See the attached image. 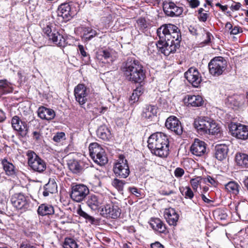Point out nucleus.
<instances>
[{"label":"nucleus","instance_id":"f257e3e1","mask_svg":"<svg viewBox=\"0 0 248 248\" xmlns=\"http://www.w3.org/2000/svg\"><path fill=\"white\" fill-rule=\"evenodd\" d=\"M157 34L159 40L156 46L165 55L174 53L179 48L181 35L177 26L170 24L163 25L157 29Z\"/></svg>","mask_w":248,"mask_h":248},{"label":"nucleus","instance_id":"f03ea898","mask_svg":"<svg viewBox=\"0 0 248 248\" xmlns=\"http://www.w3.org/2000/svg\"><path fill=\"white\" fill-rule=\"evenodd\" d=\"M121 70L125 78L129 81L141 83L145 78L143 65L134 58H128L124 62Z\"/></svg>","mask_w":248,"mask_h":248},{"label":"nucleus","instance_id":"7ed1b4c3","mask_svg":"<svg viewBox=\"0 0 248 248\" xmlns=\"http://www.w3.org/2000/svg\"><path fill=\"white\" fill-rule=\"evenodd\" d=\"M148 147L152 154L161 157H167L169 154V142L167 136L163 133L152 134L148 140Z\"/></svg>","mask_w":248,"mask_h":248},{"label":"nucleus","instance_id":"20e7f679","mask_svg":"<svg viewBox=\"0 0 248 248\" xmlns=\"http://www.w3.org/2000/svg\"><path fill=\"white\" fill-rule=\"evenodd\" d=\"M28 163L31 168L35 171L42 173L46 169L45 161L40 158L34 152L29 150L26 153Z\"/></svg>","mask_w":248,"mask_h":248},{"label":"nucleus","instance_id":"39448f33","mask_svg":"<svg viewBox=\"0 0 248 248\" xmlns=\"http://www.w3.org/2000/svg\"><path fill=\"white\" fill-rule=\"evenodd\" d=\"M227 62L221 57H217L213 59L208 64L210 73L214 76L221 75L226 68Z\"/></svg>","mask_w":248,"mask_h":248},{"label":"nucleus","instance_id":"423d86ee","mask_svg":"<svg viewBox=\"0 0 248 248\" xmlns=\"http://www.w3.org/2000/svg\"><path fill=\"white\" fill-rule=\"evenodd\" d=\"M71 188L70 197L73 201L78 202L84 200L89 193L88 187L83 184H73Z\"/></svg>","mask_w":248,"mask_h":248},{"label":"nucleus","instance_id":"0eeeda50","mask_svg":"<svg viewBox=\"0 0 248 248\" xmlns=\"http://www.w3.org/2000/svg\"><path fill=\"white\" fill-rule=\"evenodd\" d=\"M113 170L117 177L122 178H127L130 173L127 160L123 156H120L117 162L115 164Z\"/></svg>","mask_w":248,"mask_h":248},{"label":"nucleus","instance_id":"6e6552de","mask_svg":"<svg viewBox=\"0 0 248 248\" xmlns=\"http://www.w3.org/2000/svg\"><path fill=\"white\" fill-rule=\"evenodd\" d=\"M74 5L73 2H70L62 3L59 6L58 16L61 17L64 22L69 20L76 14Z\"/></svg>","mask_w":248,"mask_h":248},{"label":"nucleus","instance_id":"1a4fd4ad","mask_svg":"<svg viewBox=\"0 0 248 248\" xmlns=\"http://www.w3.org/2000/svg\"><path fill=\"white\" fill-rule=\"evenodd\" d=\"M121 214V209L115 203L110 202L106 204L101 209L100 214L104 217L117 218Z\"/></svg>","mask_w":248,"mask_h":248},{"label":"nucleus","instance_id":"9d476101","mask_svg":"<svg viewBox=\"0 0 248 248\" xmlns=\"http://www.w3.org/2000/svg\"><path fill=\"white\" fill-rule=\"evenodd\" d=\"M229 127L233 137L242 140L248 139V126L232 123Z\"/></svg>","mask_w":248,"mask_h":248},{"label":"nucleus","instance_id":"9b49d317","mask_svg":"<svg viewBox=\"0 0 248 248\" xmlns=\"http://www.w3.org/2000/svg\"><path fill=\"white\" fill-rule=\"evenodd\" d=\"M89 90L82 84H78L74 89L76 100L80 106L84 105L88 101Z\"/></svg>","mask_w":248,"mask_h":248},{"label":"nucleus","instance_id":"f8f14e48","mask_svg":"<svg viewBox=\"0 0 248 248\" xmlns=\"http://www.w3.org/2000/svg\"><path fill=\"white\" fill-rule=\"evenodd\" d=\"M11 202L17 209H26L29 206V199L21 193H16L12 197Z\"/></svg>","mask_w":248,"mask_h":248},{"label":"nucleus","instance_id":"ddd939ff","mask_svg":"<svg viewBox=\"0 0 248 248\" xmlns=\"http://www.w3.org/2000/svg\"><path fill=\"white\" fill-rule=\"evenodd\" d=\"M185 77L194 87H198L202 81L200 74L195 68H190L185 72Z\"/></svg>","mask_w":248,"mask_h":248},{"label":"nucleus","instance_id":"4468645a","mask_svg":"<svg viewBox=\"0 0 248 248\" xmlns=\"http://www.w3.org/2000/svg\"><path fill=\"white\" fill-rule=\"evenodd\" d=\"M165 126L176 135H180L183 133V129L181 123L175 116H171L168 118L165 123Z\"/></svg>","mask_w":248,"mask_h":248},{"label":"nucleus","instance_id":"2eb2a0df","mask_svg":"<svg viewBox=\"0 0 248 248\" xmlns=\"http://www.w3.org/2000/svg\"><path fill=\"white\" fill-rule=\"evenodd\" d=\"M163 11L165 14L169 16H178L183 13V8L177 6L171 1H165L163 3Z\"/></svg>","mask_w":248,"mask_h":248},{"label":"nucleus","instance_id":"dca6fc26","mask_svg":"<svg viewBox=\"0 0 248 248\" xmlns=\"http://www.w3.org/2000/svg\"><path fill=\"white\" fill-rule=\"evenodd\" d=\"M11 124L13 129L18 131L20 136L22 137L26 136L28 133L29 127L25 122L22 121L18 116H15L12 119Z\"/></svg>","mask_w":248,"mask_h":248},{"label":"nucleus","instance_id":"f3484780","mask_svg":"<svg viewBox=\"0 0 248 248\" xmlns=\"http://www.w3.org/2000/svg\"><path fill=\"white\" fill-rule=\"evenodd\" d=\"M105 202V197L100 195L92 194L89 195L86 201L88 206L92 210H98L100 206Z\"/></svg>","mask_w":248,"mask_h":248},{"label":"nucleus","instance_id":"a211bd4d","mask_svg":"<svg viewBox=\"0 0 248 248\" xmlns=\"http://www.w3.org/2000/svg\"><path fill=\"white\" fill-rule=\"evenodd\" d=\"M206 145L204 141L196 139L190 147V152L196 156H202L206 153Z\"/></svg>","mask_w":248,"mask_h":248},{"label":"nucleus","instance_id":"6ab92c4d","mask_svg":"<svg viewBox=\"0 0 248 248\" xmlns=\"http://www.w3.org/2000/svg\"><path fill=\"white\" fill-rule=\"evenodd\" d=\"M210 120L211 119L208 117H200L195 120L194 126L199 133L207 134Z\"/></svg>","mask_w":248,"mask_h":248},{"label":"nucleus","instance_id":"aec40b11","mask_svg":"<svg viewBox=\"0 0 248 248\" xmlns=\"http://www.w3.org/2000/svg\"><path fill=\"white\" fill-rule=\"evenodd\" d=\"M164 216L170 225L176 226L179 218V215L172 208L165 209Z\"/></svg>","mask_w":248,"mask_h":248},{"label":"nucleus","instance_id":"412c9836","mask_svg":"<svg viewBox=\"0 0 248 248\" xmlns=\"http://www.w3.org/2000/svg\"><path fill=\"white\" fill-rule=\"evenodd\" d=\"M215 157L218 160H223L228 155L229 148L225 144H217L215 146Z\"/></svg>","mask_w":248,"mask_h":248},{"label":"nucleus","instance_id":"4be33fe9","mask_svg":"<svg viewBox=\"0 0 248 248\" xmlns=\"http://www.w3.org/2000/svg\"><path fill=\"white\" fill-rule=\"evenodd\" d=\"M37 113L41 119L48 121L53 119L55 116V112L53 109L43 106L39 108Z\"/></svg>","mask_w":248,"mask_h":248},{"label":"nucleus","instance_id":"5701e85b","mask_svg":"<svg viewBox=\"0 0 248 248\" xmlns=\"http://www.w3.org/2000/svg\"><path fill=\"white\" fill-rule=\"evenodd\" d=\"M157 110L156 106L150 105H146L143 108L142 116L145 119L152 120L156 116Z\"/></svg>","mask_w":248,"mask_h":248},{"label":"nucleus","instance_id":"b1692460","mask_svg":"<svg viewBox=\"0 0 248 248\" xmlns=\"http://www.w3.org/2000/svg\"><path fill=\"white\" fill-rule=\"evenodd\" d=\"M150 224L155 231L159 233H165L166 230L165 225L159 218H152Z\"/></svg>","mask_w":248,"mask_h":248},{"label":"nucleus","instance_id":"393cba45","mask_svg":"<svg viewBox=\"0 0 248 248\" xmlns=\"http://www.w3.org/2000/svg\"><path fill=\"white\" fill-rule=\"evenodd\" d=\"M38 214L42 216L52 215L54 213L53 207L49 204H42L37 210Z\"/></svg>","mask_w":248,"mask_h":248},{"label":"nucleus","instance_id":"a878e982","mask_svg":"<svg viewBox=\"0 0 248 248\" xmlns=\"http://www.w3.org/2000/svg\"><path fill=\"white\" fill-rule=\"evenodd\" d=\"M89 150L92 158H94L95 156L105 152V150L96 142L91 143L89 146Z\"/></svg>","mask_w":248,"mask_h":248},{"label":"nucleus","instance_id":"bb28decb","mask_svg":"<svg viewBox=\"0 0 248 248\" xmlns=\"http://www.w3.org/2000/svg\"><path fill=\"white\" fill-rule=\"evenodd\" d=\"M57 185L56 182L53 180H49L47 184L44 186V191L43 195L45 197L48 196L49 194H53L57 192Z\"/></svg>","mask_w":248,"mask_h":248},{"label":"nucleus","instance_id":"cd10ccee","mask_svg":"<svg viewBox=\"0 0 248 248\" xmlns=\"http://www.w3.org/2000/svg\"><path fill=\"white\" fill-rule=\"evenodd\" d=\"M49 39L51 40L54 43L59 46L64 47L66 44L65 39L58 31H54L53 35Z\"/></svg>","mask_w":248,"mask_h":248},{"label":"nucleus","instance_id":"c85d7f7f","mask_svg":"<svg viewBox=\"0 0 248 248\" xmlns=\"http://www.w3.org/2000/svg\"><path fill=\"white\" fill-rule=\"evenodd\" d=\"M96 134L98 138L104 140H108L110 136V131L105 125L100 126L96 131Z\"/></svg>","mask_w":248,"mask_h":248},{"label":"nucleus","instance_id":"c756f323","mask_svg":"<svg viewBox=\"0 0 248 248\" xmlns=\"http://www.w3.org/2000/svg\"><path fill=\"white\" fill-rule=\"evenodd\" d=\"M237 164L242 167L248 168V155L246 154L238 153L235 155Z\"/></svg>","mask_w":248,"mask_h":248},{"label":"nucleus","instance_id":"7c9ffc66","mask_svg":"<svg viewBox=\"0 0 248 248\" xmlns=\"http://www.w3.org/2000/svg\"><path fill=\"white\" fill-rule=\"evenodd\" d=\"M188 106L192 107H200L202 105L203 101L202 98L200 95H188Z\"/></svg>","mask_w":248,"mask_h":248},{"label":"nucleus","instance_id":"2f4dec72","mask_svg":"<svg viewBox=\"0 0 248 248\" xmlns=\"http://www.w3.org/2000/svg\"><path fill=\"white\" fill-rule=\"evenodd\" d=\"M210 123V125L208 127L209 130L207 131V134L220 137L221 135V128L220 126L212 119H211Z\"/></svg>","mask_w":248,"mask_h":248},{"label":"nucleus","instance_id":"473e14b6","mask_svg":"<svg viewBox=\"0 0 248 248\" xmlns=\"http://www.w3.org/2000/svg\"><path fill=\"white\" fill-rule=\"evenodd\" d=\"M13 91L11 84L6 79L0 80V93L2 94L12 93Z\"/></svg>","mask_w":248,"mask_h":248},{"label":"nucleus","instance_id":"72a5a7b5","mask_svg":"<svg viewBox=\"0 0 248 248\" xmlns=\"http://www.w3.org/2000/svg\"><path fill=\"white\" fill-rule=\"evenodd\" d=\"M240 186L238 183L234 181H230L225 185L226 189L230 193L234 195L239 193Z\"/></svg>","mask_w":248,"mask_h":248},{"label":"nucleus","instance_id":"f704fd0d","mask_svg":"<svg viewBox=\"0 0 248 248\" xmlns=\"http://www.w3.org/2000/svg\"><path fill=\"white\" fill-rule=\"evenodd\" d=\"M69 170L74 173H78L81 171L82 167L79 162L76 160H70L68 162Z\"/></svg>","mask_w":248,"mask_h":248},{"label":"nucleus","instance_id":"c9c22d12","mask_svg":"<svg viewBox=\"0 0 248 248\" xmlns=\"http://www.w3.org/2000/svg\"><path fill=\"white\" fill-rule=\"evenodd\" d=\"M143 93V89L141 86L137 87L134 90L133 93L131 95L129 99V102L131 104H132L139 100V97Z\"/></svg>","mask_w":248,"mask_h":248},{"label":"nucleus","instance_id":"e433bc0d","mask_svg":"<svg viewBox=\"0 0 248 248\" xmlns=\"http://www.w3.org/2000/svg\"><path fill=\"white\" fill-rule=\"evenodd\" d=\"M2 164L7 175H12L15 173V167L12 163L4 159L2 161Z\"/></svg>","mask_w":248,"mask_h":248},{"label":"nucleus","instance_id":"4c0bfd02","mask_svg":"<svg viewBox=\"0 0 248 248\" xmlns=\"http://www.w3.org/2000/svg\"><path fill=\"white\" fill-rule=\"evenodd\" d=\"M97 58L102 61V62L105 63L108 62V60L111 57L110 52L108 50H101L97 54Z\"/></svg>","mask_w":248,"mask_h":248},{"label":"nucleus","instance_id":"58836bf2","mask_svg":"<svg viewBox=\"0 0 248 248\" xmlns=\"http://www.w3.org/2000/svg\"><path fill=\"white\" fill-rule=\"evenodd\" d=\"M92 159L96 163L100 166L105 165L108 161L105 151L104 152V153H101L100 154L95 156L94 158H92Z\"/></svg>","mask_w":248,"mask_h":248},{"label":"nucleus","instance_id":"ea45409f","mask_svg":"<svg viewBox=\"0 0 248 248\" xmlns=\"http://www.w3.org/2000/svg\"><path fill=\"white\" fill-rule=\"evenodd\" d=\"M180 191L185 198L191 200L194 197V193L189 186L180 187Z\"/></svg>","mask_w":248,"mask_h":248},{"label":"nucleus","instance_id":"a19ab883","mask_svg":"<svg viewBox=\"0 0 248 248\" xmlns=\"http://www.w3.org/2000/svg\"><path fill=\"white\" fill-rule=\"evenodd\" d=\"M64 248H78L76 241L71 238H66L63 244Z\"/></svg>","mask_w":248,"mask_h":248},{"label":"nucleus","instance_id":"79ce46f5","mask_svg":"<svg viewBox=\"0 0 248 248\" xmlns=\"http://www.w3.org/2000/svg\"><path fill=\"white\" fill-rule=\"evenodd\" d=\"M124 184L125 182L124 181L117 178H115L112 182V186L120 191L123 190Z\"/></svg>","mask_w":248,"mask_h":248},{"label":"nucleus","instance_id":"37998d69","mask_svg":"<svg viewBox=\"0 0 248 248\" xmlns=\"http://www.w3.org/2000/svg\"><path fill=\"white\" fill-rule=\"evenodd\" d=\"M77 213L80 217H84L91 223H93L94 221V218L93 217L89 215L85 212L83 211L81 208H79L78 210Z\"/></svg>","mask_w":248,"mask_h":248},{"label":"nucleus","instance_id":"c03bdc74","mask_svg":"<svg viewBox=\"0 0 248 248\" xmlns=\"http://www.w3.org/2000/svg\"><path fill=\"white\" fill-rule=\"evenodd\" d=\"M202 179L201 177H197L195 178L191 179L190 181V184L192 187V188L195 191L197 190L198 186L201 183V181Z\"/></svg>","mask_w":248,"mask_h":248},{"label":"nucleus","instance_id":"a18cd8bd","mask_svg":"<svg viewBox=\"0 0 248 248\" xmlns=\"http://www.w3.org/2000/svg\"><path fill=\"white\" fill-rule=\"evenodd\" d=\"M92 28L90 27H84L82 29L83 31V37L86 41L90 40V33L92 30Z\"/></svg>","mask_w":248,"mask_h":248},{"label":"nucleus","instance_id":"49530a36","mask_svg":"<svg viewBox=\"0 0 248 248\" xmlns=\"http://www.w3.org/2000/svg\"><path fill=\"white\" fill-rule=\"evenodd\" d=\"M43 32L48 37V39L53 34V32H52L51 26L49 25H46L43 28Z\"/></svg>","mask_w":248,"mask_h":248},{"label":"nucleus","instance_id":"de8ad7c7","mask_svg":"<svg viewBox=\"0 0 248 248\" xmlns=\"http://www.w3.org/2000/svg\"><path fill=\"white\" fill-rule=\"evenodd\" d=\"M185 171L184 169L181 168H177L174 172L175 177L179 178L182 177L184 174Z\"/></svg>","mask_w":248,"mask_h":248},{"label":"nucleus","instance_id":"09e8293b","mask_svg":"<svg viewBox=\"0 0 248 248\" xmlns=\"http://www.w3.org/2000/svg\"><path fill=\"white\" fill-rule=\"evenodd\" d=\"M64 136L65 134L63 132L58 133L54 136L53 139L55 141L59 142L61 141V140L64 138Z\"/></svg>","mask_w":248,"mask_h":248},{"label":"nucleus","instance_id":"8fccbe9b","mask_svg":"<svg viewBox=\"0 0 248 248\" xmlns=\"http://www.w3.org/2000/svg\"><path fill=\"white\" fill-rule=\"evenodd\" d=\"M204 183H209L212 186H215L216 182L215 179L210 176H207L206 177L203 178Z\"/></svg>","mask_w":248,"mask_h":248},{"label":"nucleus","instance_id":"3c124183","mask_svg":"<svg viewBox=\"0 0 248 248\" xmlns=\"http://www.w3.org/2000/svg\"><path fill=\"white\" fill-rule=\"evenodd\" d=\"M190 7L195 8L200 5V1L198 0H186Z\"/></svg>","mask_w":248,"mask_h":248},{"label":"nucleus","instance_id":"603ef678","mask_svg":"<svg viewBox=\"0 0 248 248\" xmlns=\"http://www.w3.org/2000/svg\"><path fill=\"white\" fill-rule=\"evenodd\" d=\"M242 32V29L238 26H235L234 27V28H232V30L230 31V33L231 34L236 35L238 33H239L240 32Z\"/></svg>","mask_w":248,"mask_h":248},{"label":"nucleus","instance_id":"864d4df0","mask_svg":"<svg viewBox=\"0 0 248 248\" xmlns=\"http://www.w3.org/2000/svg\"><path fill=\"white\" fill-rule=\"evenodd\" d=\"M241 7V4L239 2H233L230 6V9L232 11H238Z\"/></svg>","mask_w":248,"mask_h":248},{"label":"nucleus","instance_id":"5fc2aeb1","mask_svg":"<svg viewBox=\"0 0 248 248\" xmlns=\"http://www.w3.org/2000/svg\"><path fill=\"white\" fill-rule=\"evenodd\" d=\"M137 24L138 26H140L142 28H145L146 27V21L144 18H140L137 20Z\"/></svg>","mask_w":248,"mask_h":248},{"label":"nucleus","instance_id":"6e6d98bb","mask_svg":"<svg viewBox=\"0 0 248 248\" xmlns=\"http://www.w3.org/2000/svg\"><path fill=\"white\" fill-rule=\"evenodd\" d=\"M208 17V14L207 13H202L199 14L198 17L200 21L202 22H205L206 21L207 17Z\"/></svg>","mask_w":248,"mask_h":248},{"label":"nucleus","instance_id":"4d7b16f0","mask_svg":"<svg viewBox=\"0 0 248 248\" xmlns=\"http://www.w3.org/2000/svg\"><path fill=\"white\" fill-rule=\"evenodd\" d=\"M78 50L80 52V54L83 57H86L87 56V54L86 52L85 51L84 46L82 45H79L78 46Z\"/></svg>","mask_w":248,"mask_h":248},{"label":"nucleus","instance_id":"13d9d810","mask_svg":"<svg viewBox=\"0 0 248 248\" xmlns=\"http://www.w3.org/2000/svg\"><path fill=\"white\" fill-rule=\"evenodd\" d=\"M151 247V248H164V246L158 242L152 244Z\"/></svg>","mask_w":248,"mask_h":248},{"label":"nucleus","instance_id":"bf43d9fd","mask_svg":"<svg viewBox=\"0 0 248 248\" xmlns=\"http://www.w3.org/2000/svg\"><path fill=\"white\" fill-rule=\"evenodd\" d=\"M33 138L36 140H38L40 139V134L38 131H34L32 133Z\"/></svg>","mask_w":248,"mask_h":248},{"label":"nucleus","instance_id":"052dcab7","mask_svg":"<svg viewBox=\"0 0 248 248\" xmlns=\"http://www.w3.org/2000/svg\"><path fill=\"white\" fill-rule=\"evenodd\" d=\"M129 191L135 195L138 196V194L140 193L138 192V189L136 187H129Z\"/></svg>","mask_w":248,"mask_h":248},{"label":"nucleus","instance_id":"680f3d73","mask_svg":"<svg viewBox=\"0 0 248 248\" xmlns=\"http://www.w3.org/2000/svg\"><path fill=\"white\" fill-rule=\"evenodd\" d=\"M97 33L96 31L92 29L90 33V40H91L92 38H93L94 37H95L96 35H97Z\"/></svg>","mask_w":248,"mask_h":248},{"label":"nucleus","instance_id":"e2e57ef3","mask_svg":"<svg viewBox=\"0 0 248 248\" xmlns=\"http://www.w3.org/2000/svg\"><path fill=\"white\" fill-rule=\"evenodd\" d=\"M216 5L217 7H219L222 11L223 12H225L226 10H227L228 9V6L227 5H222L220 3H216Z\"/></svg>","mask_w":248,"mask_h":248},{"label":"nucleus","instance_id":"0e129e2a","mask_svg":"<svg viewBox=\"0 0 248 248\" xmlns=\"http://www.w3.org/2000/svg\"><path fill=\"white\" fill-rule=\"evenodd\" d=\"M201 197L202 200L206 203H209L212 202V201L210 200H209L208 198H207L205 195L204 194L201 195Z\"/></svg>","mask_w":248,"mask_h":248},{"label":"nucleus","instance_id":"69168bd1","mask_svg":"<svg viewBox=\"0 0 248 248\" xmlns=\"http://www.w3.org/2000/svg\"><path fill=\"white\" fill-rule=\"evenodd\" d=\"M6 119V116L4 112L0 109V122H3Z\"/></svg>","mask_w":248,"mask_h":248},{"label":"nucleus","instance_id":"338daca9","mask_svg":"<svg viewBox=\"0 0 248 248\" xmlns=\"http://www.w3.org/2000/svg\"><path fill=\"white\" fill-rule=\"evenodd\" d=\"M225 29L226 30H228L230 31L232 29V25L230 22H228L226 23L225 25Z\"/></svg>","mask_w":248,"mask_h":248},{"label":"nucleus","instance_id":"774afa93","mask_svg":"<svg viewBox=\"0 0 248 248\" xmlns=\"http://www.w3.org/2000/svg\"><path fill=\"white\" fill-rule=\"evenodd\" d=\"M244 186L248 190V177L246 178L243 182Z\"/></svg>","mask_w":248,"mask_h":248}]
</instances>
